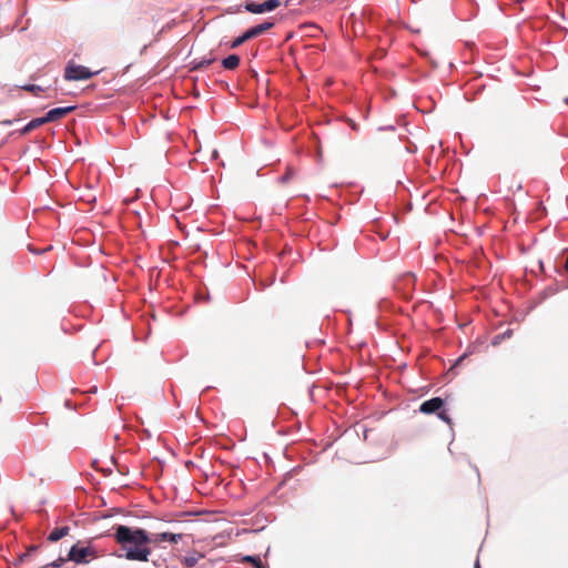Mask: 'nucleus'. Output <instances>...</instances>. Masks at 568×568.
<instances>
[{"label":"nucleus","instance_id":"f257e3e1","mask_svg":"<svg viewBox=\"0 0 568 568\" xmlns=\"http://www.w3.org/2000/svg\"><path fill=\"white\" fill-rule=\"evenodd\" d=\"M113 537L120 549L124 551V558L134 561H149L152 554L150 545L152 536L142 528L118 525Z\"/></svg>","mask_w":568,"mask_h":568},{"label":"nucleus","instance_id":"f03ea898","mask_svg":"<svg viewBox=\"0 0 568 568\" xmlns=\"http://www.w3.org/2000/svg\"><path fill=\"white\" fill-rule=\"evenodd\" d=\"M97 557V550L93 547H83L79 544L72 546L68 554V560L74 561L75 564H88Z\"/></svg>","mask_w":568,"mask_h":568},{"label":"nucleus","instance_id":"7ed1b4c3","mask_svg":"<svg viewBox=\"0 0 568 568\" xmlns=\"http://www.w3.org/2000/svg\"><path fill=\"white\" fill-rule=\"evenodd\" d=\"M444 406V400L440 397H433L428 400H425L419 406V412L426 415L437 413V416L446 422L447 424H450V418L448 417L445 409H442Z\"/></svg>","mask_w":568,"mask_h":568},{"label":"nucleus","instance_id":"20e7f679","mask_svg":"<svg viewBox=\"0 0 568 568\" xmlns=\"http://www.w3.org/2000/svg\"><path fill=\"white\" fill-rule=\"evenodd\" d=\"M97 73L90 71L87 67L69 62L64 70V79L68 81L88 80Z\"/></svg>","mask_w":568,"mask_h":568},{"label":"nucleus","instance_id":"39448f33","mask_svg":"<svg viewBox=\"0 0 568 568\" xmlns=\"http://www.w3.org/2000/svg\"><path fill=\"white\" fill-rule=\"evenodd\" d=\"M277 7H280L278 0H267L263 3L246 2L245 4V9L251 13H263L267 11H273Z\"/></svg>","mask_w":568,"mask_h":568},{"label":"nucleus","instance_id":"423d86ee","mask_svg":"<svg viewBox=\"0 0 568 568\" xmlns=\"http://www.w3.org/2000/svg\"><path fill=\"white\" fill-rule=\"evenodd\" d=\"M74 109H75V106L54 108V109L50 110L49 112H47V114L44 116H45L48 123L54 122V121H58V120L64 118L70 112H72Z\"/></svg>","mask_w":568,"mask_h":568},{"label":"nucleus","instance_id":"0eeeda50","mask_svg":"<svg viewBox=\"0 0 568 568\" xmlns=\"http://www.w3.org/2000/svg\"><path fill=\"white\" fill-rule=\"evenodd\" d=\"M183 538V534H172V532H159L152 535L153 544H159L162 541H170L172 544H178Z\"/></svg>","mask_w":568,"mask_h":568},{"label":"nucleus","instance_id":"6e6552de","mask_svg":"<svg viewBox=\"0 0 568 568\" xmlns=\"http://www.w3.org/2000/svg\"><path fill=\"white\" fill-rule=\"evenodd\" d=\"M45 123H48L45 116L33 119L21 129L20 134L26 135Z\"/></svg>","mask_w":568,"mask_h":568},{"label":"nucleus","instance_id":"1a4fd4ad","mask_svg":"<svg viewBox=\"0 0 568 568\" xmlns=\"http://www.w3.org/2000/svg\"><path fill=\"white\" fill-rule=\"evenodd\" d=\"M203 558V555L200 552H192L187 556L181 558V562L189 568H192L197 565V562Z\"/></svg>","mask_w":568,"mask_h":568},{"label":"nucleus","instance_id":"9d476101","mask_svg":"<svg viewBox=\"0 0 568 568\" xmlns=\"http://www.w3.org/2000/svg\"><path fill=\"white\" fill-rule=\"evenodd\" d=\"M69 530L70 528L68 526L55 528L50 532L48 540L51 542H55L63 538L64 536H67L69 534Z\"/></svg>","mask_w":568,"mask_h":568},{"label":"nucleus","instance_id":"9b49d317","mask_svg":"<svg viewBox=\"0 0 568 568\" xmlns=\"http://www.w3.org/2000/svg\"><path fill=\"white\" fill-rule=\"evenodd\" d=\"M240 57L237 54H231L222 60V65L226 70H235L240 64Z\"/></svg>","mask_w":568,"mask_h":568},{"label":"nucleus","instance_id":"f8f14e48","mask_svg":"<svg viewBox=\"0 0 568 568\" xmlns=\"http://www.w3.org/2000/svg\"><path fill=\"white\" fill-rule=\"evenodd\" d=\"M22 90L31 92L33 95L39 97L43 92V88L36 84H26L21 87Z\"/></svg>","mask_w":568,"mask_h":568},{"label":"nucleus","instance_id":"ddd939ff","mask_svg":"<svg viewBox=\"0 0 568 568\" xmlns=\"http://www.w3.org/2000/svg\"><path fill=\"white\" fill-rule=\"evenodd\" d=\"M246 41H248V38L246 37V32H244L241 37H237L236 39H234L232 41V43L230 44V48L235 49V48L242 45Z\"/></svg>","mask_w":568,"mask_h":568},{"label":"nucleus","instance_id":"4468645a","mask_svg":"<svg viewBox=\"0 0 568 568\" xmlns=\"http://www.w3.org/2000/svg\"><path fill=\"white\" fill-rule=\"evenodd\" d=\"M215 61V58H203L200 62H197L193 69H201V68H204V67H207L210 64H212L213 62Z\"/></svg>","mask_w":568,"mask_h":568},{"label":"nucleus","instance_id":"2eb2a0df","mask_svg":"<svg viewBox=\"0 0 568 568\" xmlns=\"http://www.w3.org/2000/svg\"><path fill=\"white\" fill-rule=\"evenodd\" d=\"M245 32H246V37L248 38V40L261 36V32H260L257 26L250 28Z\"/></svg>","mask_w":568,"mask_h":568},{"label":"nucleus","instance_id":"dca6fc26","mask_svg":"<svg viewBox=\"0 0 568 568\" xmlns=\"http://www.w3.org/2000/svg\"><path fill=\"white\" fill-rule=\"evenodd\" d=\"M273 27H274V23L272 21H265V22H263L261 24H257V28H258L261 34L265 33L266 31H268Z\"/></svg>","mask_w":568,"mask_h":568},{"label":"nucleus","instance_id":"f3484780","mask_svg":"<svg viewBox=\"0 0 568 568\" xmlns=\"http://www.w3.org/2000/svg\"><path fill=\"white\" fill-rule=\"evenodd\" d=\"M244 560L247 561V562H252L254 565V567H256L257 564L261 562L260 558L252 557V556L245 557Z\"/></svg>","mask_w":568,"mask_h":568},{"label":"nucleus","instance_id":"a211bd4d","mask_svg":"<svg viewBox=\"0 0 568 568\" xmlns=\"http://www.w3.org/2000/svg\"><path fill=\"white\" fill-rule=\"evenodd\" d=\"M64 559L63 558H59L58 560L53 561L51 564L52 567H60L62 564H63Z\"/></svg>","mask_w":568,"mask_h":568},{"label":"nucleus","instance_id":"6ab92c4d","mask_svg":"<svg viewBox=\"0 0 568 568\" xmlns=\"http://www.w3.org/2000/svg\"><path fill=\"white\" fill-rule=\"evenodd\" d=\"M565 270L568 272V255H567V258H566V262H565Z\"/></svg>","mask_w":568,"mask_h":568},{"label":"nucleus","instance_id":"aec40b11","mask_svg":"<svg viewBox=\"0 0 568 568\" xmlns=\"http://www.w3.org/2000/svg\"><path fill=\"white\" fill-rule=\"evenodd\" d=\"M255 568H266L262 562H258Z\"/></svg>","mask_w":568,"mask_h":568},{"label":"nucleus","instance_id":"412c9836","mask_svg":"<svg viewBox=\"0 0 568 568\" xmlns=\"http://www.w3.org/2000/svg\"><path fill=\"white\" fill-rule=\"evenodd\" d=\"M474 568H480L479 560H476V562H475V567H474Z\"/></svg>","mask_w":568,"mask_h":568},{"label":"nucleus","instance_id":"4be33fe9","mask_svg":"<svg viewBox=\"0 0 568 568\" xmlns=\"http://www.w3.org/2000/svg\"><path fill=\"white\" fill-rule=\"evenodd\" d=\"M351 125L353 129H356V124L353 121H351Z\"/></svg>","mask_w":568,"mask_h":568},{"label":"nucleus","instance_id":"5701e85b","mask_svg":"<svg viewBox=\"0 0 568 568\" xmlns=\"http://www.w3.org/2000/svg\"><path fill=\"white\" fill-rule=\"evenodd\" d=\"M3 123L9 125L12 123V121L8 120V121H4Z\"/></svg>","mask_w":568,"mask_h":568}]
</instances>
